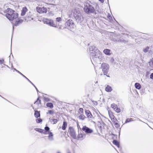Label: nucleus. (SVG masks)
Wrapping results in <instances>:
<instances>
[{
    "instance_id": "obj_46",
    "label": "nucleus",
    "mask_w": 153,
    "mask_h": 153,
    "mask_svg": "<svg viewBox=\"0 0 153 153\" xmlns=\"http://www.w3.org/2000/svg\"><path fill=\"white\" fill-rule=\"evenodd\" d=\"M34 87H35V88H36L37 91L38 92V89H37V88H36V87L35 86V85H34Z\"/></svg>"
},
{
    "instance_id": "obj_39",
    "label": "nucleus",
    "mask_w": 153,
    "mask_h": 153,
    "mask_svg": "<svg viewBox=\"0 0 153 153\" xmlns=\"http://www.w3.org/2000/svg\"><path fill=\"white\" fill-rule=\"evenodd\" d=\"M115 126L117 128H118L120 126L119 124L117 123H116L115 124Z\"/></svg>"
},
{
    "instance_id": "obj_51",
    "label": "nucleus",
    "mask_w": 153,
    "mask_h": 153,
    "mask_svg": "<svg viewBox=\"0 0 153 153\" xmlns=\"http://www.w3.org/2000/svg\"><path fill=\"white\" fill-rule=\"evenodd\" d=\"M108 113H109V116H110V115L109 112H108Z\"/></svg>"
},
{
    "instance_id": "obj_28",
    "label": "nucleus",
    "mask_w": 153,
    "mask_h": 153,
    "mask_svg": "<svg viewBox=\"0 0 153 153\" xmlns=\"http://www.w3.org/2000/svg\"><path fill=\"white\" fill-rule=\"evenodd\" d=\"M85 117V116L83 114H81L79 117V118L82 120H84Z\"/></svg>"
},
{
    "instance_id": "obj_31",
    "label": "nucleus",
    "mask_w": 153,
    "mask_h": 153,
    "mask_svg": "<svg viewBox=\"0 0 153 153\" xmlns=\"http://www.w3.org/2000/svg\"><path fill=\"white\" fill-rule=\"evenodd\" d=\"M56 21L57 22H60L61 21H62V19L60 17H57L56 19Z\"/></svg>"
},
{
    "instance_id": "obj_34",
    "label": "nucleus",
    "mask_w": 153,
    "mask_h": 153,
    "mask_svg": "<svg viewBox=\"0 0 153 153\" xmlns=\"http://www.w3.org/2000/svg\"><path fill=\"white\" fill-rule=\"evenodd\" d=\"M42 121V120L40 119H36V122L37 123H39Z\"/></svg>"
},
{
    "instance_id": "obj_1",
    "label": "nucleus",
    "mask_w": 153,
    "mask_h": 153,
    "mask_svg": "<svg viewBox=\"0 0 153 153\" xmlns=\"http://www.w3.org/2000/svg\"><path fill=\"white\" fill-rule=\"evenodd\" d=\"M7 13L6 16L10 21H13L18 17V13L10 8H8L6 10Z\"/></svg>"
},
{
    "instance_id": "obj_7",
    "label": "nucleus",
    "mask_w": 153,
    "mask_h": 153,
    "mask_svg": "<svg viewBox=\"0 0 153 153\" xmlns=\"http://www.w3.org/2000/svg\"><path fill=\"white\" fill-rule=\"evenodd\" d=\"M43 22L44 23L50 26L55 27V25L53 20L47 19H45L43 20Z\"/></svg>"
},
{
    "instance_id": "obj_23",
    "label": "nucleus",
    "mask_w": 153,
    "mask_h": 153,
    "mask_svg": "<svg viewBox=\"0 0 153 153\" xmlns=\"http://www.w3.org/2000/svg\"><path fill=\"white\" fill-rule=\"evenodd\" d=\"M113 143L115 145L118 147H119L120 146L119 144L117 141L114 140H113Z\"/></svg>"
},
{
    "instance_id": "obj_50",
    "label": "nucleus",
    "mask_w": 153,
    "mask_h": 153,
    "mask_svg": "<svg viewBox=\"0 0 153 153\" xmlns=\"http://www.w3.org/2000/svg\"><path fill=\"white\" fill-rule=\"evenodd\" d=\"M57 153H61L60 152H57Z\"/></svg>"
},
{
    "instance_id": "obj_30",
    "label": "nucleus",
    "mask_w": 153,
    "mask_h": 153,
    "mask_svg": "<svg viewBox=\"0 0 153 153\" xmlns=\"http://www.w3.org/2000/svg\"><path fill=\"white\" fill-rule=\"evenodd\" d=\"M114 111L117 113H119L121 111L120 108H118L117 107V108L115 109Z\"/></svg>"
},
{
    "instance_id": "obj_2",
    "label": "nucleus",
    "mask_w": 153,
    "mask_h": 153,
    "mask_svg": "<svg viewBox=\"0 0 153 153\" xmlns=\"http://www.w3.org/2000/svg\"><path fill=\"white\" fill-rule=\"evenodd\" d=\"M90 1H86L85 2L84 7V11L87 14L94 13L95 12V10L94 7L90 4Z\"/></svg>"
},
{
    "instance_id": "obj_33",
    "label": "nucleus",
    "mask_w": 153,
    "mask_h": 153,
    "mask_svg": "<svg viewBox=\"0 0 153 153\" xmlns=\"http://www.w3.org/2000/svg\"><path fill=\"white\" fill-rule=\"evenodd\" d=\"M132 120V119L131 118H128V119H127L126 120V123L129 122H130V121H131Z\"/></svg>"
},
{
    "instance_id": "obj_48",
    "label": "nucleus",
    "mask_w": 153,
    "mask_h": 153,
    "mask_svg": "<svg viewBox=\"0 0 153 153\" xmlns=\"http://www.w3.org/2000/svg\"><path fill=\"white\" fill-rule=\"evenodd\" d=\"M114 117V116L113 115H112V116H111V118L112 117Z\"/></svg>"
},
{
    "instance_id": "obj_11",
    "label": "nucleus",
    "mask_w": 153,
    "mask_h": 153,
    "mask_svg": "<svg viewBox=\"0 0 153 153\" xmlns=\"http://www.w3.org/2000/svg\"><path fill=\"white\" fill-rule=\"evenodd\" d=\"M81 14L78 8L73 9L72 10L71 15H73L75 17L76 15L77 16L78 15H79Z\"/></svg>"
},
{
    "instance_id": "obj_29",
    "label": "nucleus",
    "mask_w": 153,
    "mask_h": 153,
    "mask_svg": "<svg viewBox=\"0 0 153 153\" xmlns=\"http://www.w3.org/2000/svg\"><path fill=\"white\" fill-rule=\"evenodd\" d=\"M149 48V47H147L143 49V51L145 53H146L148 51Z\"/></svg>"
},
{
    "instance_id": "obj_40",
    "label": "nucleus",
    "mask_w": 153,
    "mask_h": 153,
    "mask_svg": "<svg viewBox=\"0 0 153 153\" xmlns=\"http://www.w3.org/2000/svg\"><path fill=\"white\" fill-rule=\"evenodd\" d=\"M150 78L151 79H153V73L151 74L150 76Z\"/></svg>"
},
{
    "instance_id": "obj_47",
    "label": "nucleus",
    "mask_w": 153,
    "mask_h": 153,
    "mask_svg": "<svg viewBox=\"0 0 153 153\" xmlns=\"http://www.w3.org/2000/svg\"><path fill=\"white\" fill-rule=\"evenodd\" d=\"M99 0L102 3L104 2V0Z\"/></svg>"
},
{
    "instance_id": "obj_45",
    "label": "nucleus",
    "mask_w": 153,
    "mask_h": 153,
    "mask_svg": "<svg viewBox=\"0 0 153 153\" xmlns=\"http://www.w3.org/2000/svg\"><path fill=\"white\" fill-rule=\"evenodd\" d=\"M49 136H51V135H52L53 136V135L52 134V132H50L49 133Z\"/></svg>"
},
{
    "instance_id": "obj_32",
    "label": "nucleus",
    "mask_w": 153,
    "mask_h": 153,
    "mask_svg": "<svg viewBox=\"0 0 153 153\" xmlns=\"http://www.w3.org/2000/svg\"><path fill=\"white\" fill-rule=\"evenodd\" d=\"M149 65L150 66L153 68V60H151V61L149 62Z\"/></svg>"
},
{
    "instance_id": "obj_22",
    "label": "nucleus",
    "mask_w": 153,
    "mask_h": 153,
    "mask_svg": "<svg viewBox=\"0 0 153 153\" xmlns=\"http://www.w3.org/2000/svg\"><path fill=\"white\" fill-rule=\"evenodd\" d=\"M35 130L38 132L41 133H44V130H42L41 129L39 128H35Z\"/></svg>"
},
{
    "instance_id": "obj_3",
    "label": "nucleus",
    "mask_w": 153,
    "mask_h": 153,
    "mask_svg": "<svg viewBox=\"0 0 153 153\" xmlns=\"http://www.w3.org/2000/svg\"><path fill=\"white\" fill-rule=\"evenodd\" d=\"M91 55L93 60H96L97 59H100L101 57V53L98 50L96 51L92 52Z\"/></svg>"
},
{
    "instance_id": "obj_49",
    "label": "nucleus",
    "mask_w": 153,
    "mask_h": 153,
    "mask_svg": "<svg viewBox=\"0 0 153 153\" xmlns=\"http://www.w3.org/2000/svg\"><path fill=\"white\" fill-rule=\"evenodd\" d=\"M106 76H107L108 77H110V76H108V75H107L106 74Z\"/></svg>"
},
{
    "instance_id": "obj_25",
    "label": "nucleus",
    "mask_w": 153,
    "mask_h": 153,
    "mask_svg": "<svg viewBox=\"0 0 153 153\" xmlns=\"http://www.w3.org/2000/svg\"><path fill=\"white\" fill-rule=\"evenodd\" d=\"M47 107H49L51 108H52L53 107V105L51 103H48L46 104Z\"/></svg>"
},
{
    "instance_id": "obj_27",
    "label": "nucleus",
    "mask_w": 153,
    "mask_h": 153,
    "mask_svg": "<svg viewBox=\"0 0 153 153\" xmlns=\"http://www.w3.org/2000/svg\"><path fill=\"white\" fill-rule=\"evenodd\" d=\"M41 103V100L39 99V98H38L37 99V100L34 102V104H37L38 105L39 104H40Z\"/></svg>"
},
{
    "instance_id": "obj_19",
    "label": "nucleus",
    "mask_w": 153,
    "mask_h": 153,
    "mask_svg": "<svg viewBox=\"0 0 153 153\" xmlns=\"http://www.w3.org/2000/svg\"><path fill=\"white\" fill-rule=\"evenodd\" d=\"M67 123L65 121H64L63 125L62 126V129L63 130L65 129L67 127Z\"/></svg>"
},
{
    "instance_id": "obj_4",
    "label": "nucleus",
    "mask_w": 153,
    "mask_h": 153,
    "mask_svg": "<svg viewBox=\"0 0 153 153\" xmlns=\"http://www.w3.org/2000/svg\"><path fill=\"white\" fill-rule=\"evenodd\" d=\"M101 68H102V71L104 75L107 74L108 71L109 66L106 63H103L101 65Z\"/></svg>"
},
{
    "instance_id": "obj_15",
    "label": "nucleus",
    "mask_w": 153,
    "mask_h": 153,
    "mask_svg": "<svg viewBox=\"0 0 153 153\" xmlns=\"http://www.w3.org/2000/svg\"><path fill=\"white\" fill-rule=\"evenodd\" d=\"M49 121L51 123L53 124H56L58 121H59V120L56 119H54L53 117L52 118H49Z\"/></svg>"
},
{
    "instance_id": "obj_14",
    "label": "nucleus",
    "mask_w": 153,
    "mask_h": 153,
    "mask_svg": "<svg viewBox=\"0 0 153 153\" xmlns=\"http://www.w3.org/2000/svg\"><path fill=\"white\" fill-rule=\"evenodd\" d=\"M97 50H98V49L94 45H92L89 47V51L91 54L92 52L96 51Z\"/></svg>"
},
{
    "instance_id": "obj_16",
    "label": "nucleus",
    "mask_w": 153,
    "mask_h": 153,
    "mask_svg": "<svg viewBox=\"0 0 153 153\" xmlns=\"http://www.w3.org/2000/svg\"><path fill=\"white\" fill-rule=\"evenodd\" d=\"M27 10L26 7H24L22 10L21 15L22 16L25 15L26 13V12L27 11Z\"/></svg>"
},
{
    "instance_id": "obj_53",
    "label": "nucleus",
    "mask_w": 153,
    "mask_h": 153,
    "mask_svg": "<svg viewBox=\"0 0 153 153\" xmlns=\"http://www.w3.org/2000/svg\"><path fill=\"white\" fill-rule=\"evenodd\" d=\"M13 29H14V27H13Z\"/></svg>"
},
{
    "instance_id": "obj_44",
    "label": "nucleus",
    "mask_w": 153,
    "mask_h": 153,
    "mask_svg": "<svg viewBox=\"0 0 153 153\" xmlns=\"http://www.w3.org/2000/svg\"><path fill=\"white\" fill-rule=\"evenodd\" d=\"M4 61V60H0V64H2L3 63Z\"/></svg>"
},
{
    "instance_id": "obj_38",
    "label": "nucleus",
    "mask_w": 153,
    "mask_h": 153,
    "mask_svg": "<svg viewBox=\"0 0 153 153\" xmlns=\"http://www.w3.org/2000/svg\"><path fill=\"white\" fill-rule=\"evenodd\" d=\"M45 129L46 131H48L49 130L50 128L49 127L46 126L45 127Z\"/></svg>"
},
{
    "instance_id": "obj_43",
    "label": "nucleus",
    "mask_w": 153,
    "mask_h": 153,
    "mask_svg": "<svg viewBox=\"0 0 153 153\" xmlns=\"http://www.w3.org/2000/svg\"><path fill=\"white\" fill-rule=\"evenodd\" d=\"M26 79L31 83L32 84L33 86L34 85L27 78H26Z\"/></svg>"
},
{
    "instance_id": "obj_35",
    "label": "nucleus",
    "mask_w": 153,
    "mask_h": 153,
    "mask_svg": "<svg viewBox=\"0 0 153 153\" xmlns=\"http://www.w3.org/2000/svg\"><path fill=\"white\" fill-rule=\"evenodd\" d=\"M48 138L49 139V140H53V136L52 135H51L49 136H48Z\"/></svg>"
},
{
    "instance_id": "obj_41",
    "label": "nucleus",
    "mask_w": 153,
    "mask_h": 153,
    "mask_svg": "<svg viewBox=\"0 0 153 153\" xmlns=\"http://www.w3.org/2000/svg\"><path fill=\"white\" fill-rule=\"evenodd\" d=\"M44 99L46 101H48L49 100V99L48 98H46L45 97H44Z\"/></svg>"
},
{
    "instance_id": "obj_6",
    "label": "nucleus",
    "mask_w": 153,
    "mask_h": 153,
    "mask_svg": "<svg viewBox=\"0 0 153 153\" xmlns=\"http://www.w3.org/2000/svg\"><path fill=\"white\" fill-rule=\"evenodd\" d=\"M36 9L37 11L40 13H46L47 11V8L44 7H36Z\"/></svg>"
},
{
    "instance_id": "obj_21",
    "label": "nucleus",
    "mask_w": 153,
    "mask_h": 153,
    "mask_svg": "<svg viewBox=\"0 0 153 153\" xmlns=\"http://www.w3.org/2000/svg\"><path fill=\"white\" fill-rule=\"evenodd\" d=\"M34 116L36 118H38L40 117V114L38 111H36L34 113Z\"/></svg>"
},
{
    "instance_id": "obj_5",
    "label": "nucleus",
    "mask_w": 153,
    "mask_h": 153,
    "mask_svg": "<svg viewBox=\"0 0 153 153\" xmlns=\"http://www.w3.org/2000/svg\"><path fill=\"white\" fill-rule=\"evenodd\" d=\"M68 132L70 135L73 138H76L75 132L74 129L72 127H70L68 130Z\"/></svg>"
},
{
    "instance_id": "obj_52",
    "label": "nucleus",
    "mask_w": 153,
    "mask_h": 153,
    "mask_svg": "<svg viewBox=\"0 0 153 153\" xmlns=\"http://www.w3.org/2000/svg\"><path fill=\"white\" fill-rule=\"evenodd\" d=\"M68 153H70V152H68Z\"/></svg>"
},
{
    "instance_id": "obj_12",
    "label": "nucleus",
    "mask_w": 153,
    "mask_h": 153,
    "mask_svg": "<svg viewBox=\"0 0 153 153\" xmlns=\"http://www.w3.org/2000/svg\"><path fill=\"white\" fill-rule=\"evenodd\" d=\"M85 114L87 117L88 118H91L92 119H94V118L93 117V116L91 114V112L89 110L85 111Z\"/></svg>"
},
{
    "instance_id": "obj_36",
    "label": "nucleus",
    "mask_w": 153,
    "mask_h": 153,
    "mask_svg": "<svg viewBox=\"0 0 153 153\" xmlns=\"http://www.w3.org/2000/svg\"><path fill=\"white\" fill-rule=\"evenodd\" d=\"M15 70L16 71H17L18 73H19V74H20L21 75H22L23 77H25V78H26L27 77L25 76H24V75H23L22 74L21 72H20L19 71H18V70H17L16 69H15Z\"/></svg>"
},
{
    "instance_id": "obj_42",
    "label": "nucleus",
    "mask_w": 153,
    "mask_h": 153,
    "mask_svg": "<svg viewBox=\"0 0 153 153\" xmlns=\"http://www.w3.org/2000/svg\"><path fill=\"white\" fill-rule=\"evenodd\" d=\"M79 111L80 112H83V109L82 108H80L79 109Z\"/></svg>"
},
{
    "instance_id": "obj_18",
    "label": "nucleus",
    "mask_w": 153,
    "mask_h": 153,
    "mask_svg": "<svg viewBox=\"0 0 153 153\" xmlns=\"http://www.w3.org/2000/svg\"><path fill=\"white\" fill-rule=\"evenodd\" d=\"M103 52L107 55H111L110 50L109 49H105L103 51Z\"/></svg>"
},
{
    "instance_id": "obj_26",
    "label": "nucleus",
    "mask_w": 153,
    "mask_h": 153,
    "mask_svg": "<svg viewBox=\"0 0 153 153\" xmlns=\"http://www.w3.org/2000/svg\"><path fill=\"white\" fill-rule=\"evenodd\" d=\"M111 107L114 110L117 108V106L115 103H113L111 105Z\"/></svg>"
},
{
    "instance_id": "obj_17",
    "label": "nucleus",
    "mask_w": 153,
    "mask_h": 153,
    "mask_svg": "<svg viewBox=\"0 0 153 153\" xmlns=\"http://www.w3.org/2000/svg\"><path fill=\"white\" fill-rule=\"evenodd\" d=\"M23 22V20L21 19H19L18 20L16 21L14 24V25L15 26H17L19 25L21 23Z\"/></svg>"
},
{
    "instance_id": "obj_20",
    "label": "nucleus",
    "mask_w": 153,
    "mask_h": 153,
    "mask_svg": "<svg viewBox=\"0 0 153 153\" xmlns=\"http://www.w3.org/2000/svg\"><path fill=\"white\" fill-rule=\"evenodd\" d=\"M105 91L107 92H111L112 90L111 87L108 85L105 88Z\"/></svg>"
},
{
    "instance_id": "obj_10",
    "label": "nucleus",
    "mask_w": 153,
    "mask_h": 153,
    "mask_svg": "<svg viewBox=\"0 0 153 153\" xmlns=\"http://www.w3.org/2000/svg\"><path fill=\"white\" fill-rule=\"evenodd\" d=\"M78 23H81L83 20V17L82 16L81 14L77 16L76 15L74 17Z\"/></svg>"
},
{
    "instance_id": "obj_9",
    "label": "nucleus",
    "mask_w": 153,
    "mask_h": 153,
    "mask_svg": "<svg viewBox=\"0 0 153 153\" xmlns=\"http://www.w3.org/2000/svg\"><path fill=\"white\" fill-rule=\"evenodd\" d=\"M74 25V22L71 19H69L65 23V26L66 27H73Z\"/></svg>"
},
{
    "instance_id": "obj_13",
    "label": "nucleus",
    "mask_w": 153,
    "mask_h": 153,
    "mask_svg": "<svg viewBox=\"0 0 153 153\" xmlns=\"http://www.w3.org/2000/svg\"><path fill=\"white\" fill-rule=\"evenodd\" d=\"M86 137V134L84 133L79 134L78 136V140H82L84 139Z\"/></svg>"
},
{
    "instance_id": "obj_24",
    "label": "nucleus",
    "mask_w": 153,
    "mask_h": 153,
    "mask_svg": "<svg viewBox=\"0 0 153 153\" xmlns=\"http://www.w3.org/2000/svg\"><path fill=\"white\" fill-rule=\"evenodd\" d=\"M135 86L136 88L138 89H139L141 87L139 83H135Z\"/></svg>"
},
{
    "instance_id": "obj_8",
    "label": "nucleus",
    "mask_w": 153,
    "mask_h": 153,
    "mask_svg": "<svg viewBox=\"0 0 153 153\" xmlns=\"http://www.w3.org/2000/svg\"><path fill=\"white\" fill-rule=\"evenodd\" d=\"M82 130L87 134H91L93 132V130L87 127L84 126L82 128Z\"/></svg>"
},
{
    "instance_id": "obj_37",
    "label": "nucleus",
    "mask_w": 153,
    "mask_h": 153,
    "mask_svg": "<svg viewBox=\"0 0 153 153\" xmlns=\"http://www.w3.org/2000/svg\"><path fill=\"white\" fill-rule=\"evenodd\" d=\"M47 113V114H48V113H49L50 114H52L53 113V111L51 110H49V111H48V113Z\"/></svg>"
}]
</instances>
